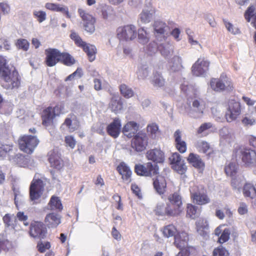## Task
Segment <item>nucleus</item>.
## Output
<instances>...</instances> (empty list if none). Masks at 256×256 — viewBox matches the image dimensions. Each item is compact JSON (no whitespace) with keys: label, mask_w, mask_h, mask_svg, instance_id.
<instances>
[{"label":"nucleus","mask_w":256,"mask_h":256,"mask_svg":"<svg viewBox=\"0 0 256 256\" xmlns=\"http://www.w3.org/2000/svg\"><path fill=\"white\" fill-rule=\"evenodd\" d=\"M131 190H132L133 194H134L136 196H138V198H142L141 190L136 184H132Z\"/></svg>","instance_id":"774afa93"},{"label":"nucleus","mask_w":256,"mask_h":256,"mask_svg":"<svg viewBox=\"0 0 256 256\" xmlns=\"http://www.w3.org/2000/svg\"><path fill=\"white\" fill-rule=\"evenodd\" d=\"M12 246V244L9 240L0 238V252L2 251L8 252Z\"/></svg>","instance_id":"603ef678"},{"label":"nucleus","mask_w":256,"mask_h":256,"mask_svg":"<svg viewBox=\"0 0 256 256\" xmlns=\"http://www.w3.org/2000/svg\"><path fill=\"white\" fill-rule=\"evenodd\" d=\"M190 198L192 202L196 204L202 206L210 202L206 189L202 186L194 184L190 188Z\"/></svg>","instance_id":"20e7f679"},{"label":"nucleus","mask_w":256,"mask_h":256,"mask_svg":"<svg viewBox=\"0 0 256 256\" xmlns=\"http://www.w3.org/2000/svg\"><path fill=\"white\" fill-rule=\"evenodd\" d=\"M62 110L63 107L59 105L54 107L50 106L44 108L41 115L42 125L48 126L52 124L55 118L62 113Z\"/></svg>","instance_id":"6e6552de"},{"label":"nucleus","mask_w":256,"mask_h":256,"mask_svg":"<svg viewBox=\"0 0 256 256\" xmlns=\"http://www.w3.org/2000/svg\"><path fill=\"white\" fill-rule=\"evenodd\" d=\"M110 108L114 112H117L122 110L123 108V104L122 98L118 96H113L109 104Z\"/></svg>","instance_id":"2f4dec72"},{"label":"nucleus","mask_w":256,"mask_h":256,"mask_svg":"<svg viewBox=\"0 0 256 256\" xmlns=\"http://www.w3.org/2000/svg\"><path fill=\"white\" fill-rule=\"evenodd\" d=\"M14 159L19 166L24 168L28 166L30 161V157L24 156L22 154H16Z\"/></svg>","instance_id":"c9c22d12"},{"label":"nucleus","mask_w":256,"mask_h":256,"mask_svg":"<svg viewBox=\"0 0 256 256\" xmlns=\"http://www.w3.org/2000/svg\"><path fill=\"white\" fill-rule=\"evenodd\" d=\"M30 234L34 238H44L46 229L42 222H34L30 224Z\"/></svg>","instance_id":"f3484780"},{"label":"nucleus","mask_w":256,"mask_h":256,"mask_svg":"<svg viewBox=\"0 0 256 256\" xmlns=\"http://www.w3.org/2000/svg\"><path fill=\"white\" fill-rule=\"evenodd\" d=\"M61 222V216L58 214L52 212L46 214L44 222L48 228H56Z\"/></svg>","instance_id":"393cba45"},{"label":"nucleus","mask_w":256,"mask_h":256,"mask_svg":"<svg viewBox=\"0 0 256 256\" xmlns=\"http://www.w3.org/2000/svg\"><path fill=\"white\" fill-rule=\"evenodd\" d=\"M47 64H56L62 62L64 64H74V58L68 52H61L54 48H48L45 50Z\"/></svg>","instance_id":"7ed1b4c3"},{"label":"nucleus","mask_w":256,"mask_h":256,"mask_svg":"<svg viewBox=\"0 0 256 256\" xmlns=\"http://www.w3.org/2000/svg\"><path fill=\"white\" fill-rule=\"evenodd\" d=\"M188 163L191 164L194 168L198 170H203L205 167V164L198 154L190 152L186 158Z\"/></svg>","instance_id":"5701e85b"},{"label":"nucleus","mask_w":256,"mask_h":256,"mask_svg":"<svg viewBox=\"0 0 256 256\" xmlns=\"http://www.w3.org/2000/svg\"><path fill=\"white\" fill-rule=\"evenodd\" d=\"M198 206L191 204H188L186 206V215L189 218L194 219L198 216Z\"/></svg>","instance_id":"09e8293b"},{"label":"nucleus","mask_w":256,"mask_h":256,"mask_svg":"<svg viewBox=\"0 0 256 256\" xmlns=\"http://www.w3.org/2000/svg\"><path fill=\"white\" fill-rule=\"evenodd\" d=\"M62 125L66 126L70 132H74L80 127V123L77 120L72 124V119L69 118H66L65 119Z\"/></svg>","instance_id":"c03bdc74"},{"label":"nucleus","mask_w":256,"mask_h":256,"mask_svg":"<svg viewBox=\"0 0 256 256\" xmlns=\"http://www.w3.org/2000/svg\"><path fill=\"white\" fill-rule=\"evenodd\" d=\"M212 124L210 122H204L200 125L196 130L197 134H202L204 131L212 128Z\"/></svg>","instance_id":"69168bd1"},{"label":"nucleus","mask_w":256,"mask_h":256,"mask_svg":"<svg viewBox=\"0 0 256 256\" xmlns=\"http://www.w3.org/2000/svg\"><path fill=\"white\" fill-rule=\"evenodd\" d=\"M146 158L156 164H162L164 162L165 154L160 148H154L149 150L146 154Z\"/></svg>","instance_id":"a211bd4d"},{"label":"nucleus","mask_w":256,"mask_h":256,"mask_svg":"<svg viewBox=\"0 0 256 256\" xmlns=\"http://www.w3.org/2000/svg\"><path fill=\"white\" fill-rule=\"evenodd\" d=\"M224 22L226 28L228 30L234 34H236L240 33V30L237 28L234 27L231 23L224 20Z\"/></svg>","instance_id":"680f3d73"},{"label":"nucleus","mask_w":256,"mask_h":256,"mask_svg":"<svg viewBox=\"0 0 256 256\" xmlns=\"http://www.w3.org/2000/svg\"><path fill=\"white\" fill-rule=\"evenodd\" d=\"M158 126L154 122L149 124L147 126L146 131L151 136H156V133L159 132Z\"/></svg>","instance_id":"6e6d98bb"},{"label":"nucleus","mask_w":256,"mask_h":256,"mask_svg":"<svg viewBox=\"0 0 256 256\" xmlns=\"http://www.w3.org/2000/svg\"><path fill=\"white\" fill-rule=\"evenodd\" d=\"M208 65H193L192 71L194 75L196 76H202L208 70Z\"/></svg>","instance_id":"37998d69"},{"label":"nucleus","mask_w":256,"mask_h":256,"mask_svg":"<svg viewBox=\"0 0 256 256\" xmlns=\"http://www.w3.org/2000/svg\"><path fill=\"white\" fill-rule=\"evenodd\" d=\"M122 124L120 120L118 118H115L106 128L107 134L111 137L117 138L121 131Z\"/></svg>","instance_id":"412c9836"},{"label":"nucleus","mask_w":256,"mask_h":256,"mask_svg":"<svg viewBox=\"0 0 256 256\" xmlns=\"http://www.w3.org/2000/svg\"><path fill=\"white\" fill-rule=\"evenodd\" d=\"M34 16L38 19L39 22L41 23L46 20V13L42 10H34L33 12Z\"/></svg>","instance_id":"bf43d9fd"},{"label":"nucleus","mask_w":256,"mask_h":256,"mask_svg":"<svg viewBox=\"0 0 256 256\" xmlns=\"http://www.w3.org/2000/svg\"><path fill=\"white\" fill-rule=\"evenodd\" d=\"M168 216H175L180 214L182 209L181 196L177 192L170 194L166 202Z\"/></svg>","instance_id":"39448f33"},{"label":"nucleus","mask_w":256,"mask_h":256,"mask_svg":"<svg viewBox=\"0 0 256 256\" xmlns=\"http://www.w3.org/2000/svg\"><path fill=\"white\" fill-rule=\"evenodd\" d=\"M45 7L52 11L60 12L64 14L67 18H70L71 14L69 13L68 8L66 6L54 3H46Z\"/></svg>","instance_id":"cd10ccee"},{"label":"nucleus","mask_w":256,"mask_h":256,"mask_svg":"<svg viewBox=\"0 0 256 256\" xmlns=\"http://www.w3.org/2000/svg\"><path fill=\"white\" fill-rule=\"evenodd\" d=\"M151 82L154 86L160 88L164 86L166 83L162 76L157 72L154 73Z\"/></svg>","instance_id":"e433bc0d"},{"label":"nucleus","mask_w":256,"mask_h":256,"mask_svg":"<svg viewBox=\"0 0 256 256\" xmlns=\"http://www.w3.org/2000/svg\"><path fill=\"white\" fill-rule=\"evenodd\" d=\"M220 78L222 83L224 85V89L226 90H232L234 88L233 82L231 78L228 77L225 73L220 74Z\"/></svg>","instance_id":"a19ab883"},{"label":"nucleus","mask_w":256,"mask_h":256,"mask_svg":"<svg viewBox=\"0 0 256 256\" xmlns=\"http://www.w3.org/2000/svg\"><path fill=\"white\" fill-rule=\"evenodd\" d=\"M78 12L83 21V26L86 31L92 34L95 30V19L82 8L78 9Z\"/></svg>","instance_id":"dca6fc26"},{"label":"nucleus","mask_w":256,"mask_h":256,"mask_svg":"<svg viewBox=\"0 0 256 256\" xmlns=\"http://www.w3.org/2000/svg\"><path fill=\"white\" fill-rule=\"evenodd\" d=\"M211 88L215 92H220L226 90L224 85L219 78H212L210 81Z\"/></svg>","instance_id":"473e14b6"},{"label":"nucleus","mask_w":256,"mask_h":256,"mask_svg":"<svg viewBox=\"0 0 256 256\" xmlns=\"http://www.w3.org/2000/svg\"><path fill=\"white\" fill-rule=\"evenodd\" d=\"M243 194L245 197L254 198L256 196V189L250 184H246L243 188Z\"/></svg>","instance_id":"4c0bfd02"},{"label":"nucleus","mask_w":256,"mask_h":256,"mask_svg":"<svg viewBox=\"0 0 256 256\" xmlns=\"http://www.w3.org/2000/svg\"><path fill=\"white\" fill-rule=\"evenodd\" d=\"M0 80L2 86L6 90L18 88L21 78L13 65H0Z\"/></svg>","instance_id":"f257e3e1"},{"label":"nucleus","mask_w":256,"mask_h":256,"mask_svg":"<svg viewBox=\"0 0 256 256\" xmlns=\"http://www.w3.org/2000/svg\"><path fill=\"white\" fill-rule=\"evenodd\" d=\"M112 199L116 204V208L118 210H122L123 204L122 202L120 196L118 194H116L112 196Z\"/></svg>","instance_id":"e2e57ef3"},{"label":"nucleus","mask_w":256,"mask_h":256,"mask_svg":"<svg viewBox=\"0 0 256 256\" xmlns=\"http://www.w3.org/2000/svg\"><path fill=\"white\" fill-rule=\"evenodd\" d=\"M182 90L187 96V100L192 102L194 110L198 114H203L206 108V102L202 98L198 97V90L192 85L182 84Z\"/></svg>","instance_id":"f03ea898"},{"label":"nucleus","mask_w":256,"mask_h":256,"mask_svg":"<svg viewBox=\"0 0 256 256\" xmlns=\"http://www.w3.org/2000/svg\"><path fill=\"white\" fill-rule=\"evenodd\" d=\"M167 206H165L164 204H158L156 207L154 212L158 216H168Z\"/></svg>","instance_id":"de8ad7c7"},{"label":"nucleus","mask_w":256,"mask_h":256,"mask_svg":"<svg viewBox=\"0 0 256 256\" xmlns=\"http://www.w3.org/2000/svg\"><path fill=\"white\" fill-rule=\"evenodd\" d=\"M238 168V164L236 162H230L226 165L224 172L227 176L232 177L236 175Z\"/></svg>","instance_id":"f704fd0d"},{"label":"nucleus","mask_w":256,"mask_h":256,"mask_svg":"<svg viewBox=\"0 0 256 256\" xmlns=\"http://www.w3.org/2000/svg\"><path fill=\"white\" fill-rule=\"evenodd\" d=\"M179 249L180 250L177 256H190V255L194 254L196 252V249L193 246H184Z\"/></svg>","instance_id":"8fccbe9b"},{"label":"nucleus","mask_w":256,"mask_h":256,"mask_svg":"<svg viewBox=\"0 0 256 256\" xmlns=\"http://www.w3.org/2000/svg\"><path fill=\"white\" fill-rule=\"evenodd\" d=\"M134 172L138 176H152L158 174V166L151 162L146 164H136L134 166Z\"/></svg>","instance_id":"1a4fd4ad"},{"label":"nucleus","mask_w":256,"mask_h":256,"mask_svg":"<svg viewBox=\"0 0 256 256\" xmlns=\"http://www.w3.org/2000/svg\"><path fill=\"white\" fill-rule=\"evenodd\" d=\"M120 94L126 98H129L134 96V92L128 85L122 84L119 86Z\"/></svg>","instance_id":"79ce46f5"},{"label":"nucleus","mask_w":256,"mask_h":256,"mask_svg":"<svg viewBox=\"0 0 256 256\" xmlns=\"http://www.w3.org/2000/svg\"><path fill=\"white\" fill-rule=\"evenodd\" d=\"M2 220L5 226L7 227L14 226L16 224V218L14 214H6L3 216Z\"/></svg>","instance_id":"a18cd8bd"},{"label":"nucleus","mask_w":256,"mask_h":256,"mask_svg":"<svg viewBox=\"0 0 256 256\" xmlns=\"http://www.w3.org/2000/svg\"><path fill=\"white\" fill-rule=\"evenodd\" d=\"M116 32L117 36L120 40H132L137 35L136 27L132 24L119 27Z\"/></svg>","instance_id":"f8f14e48"},{"label":"nucleus","mask_w":256,"mask_h":256,"mask_svg":"<svg viewBox=\"0 0 256 256\" xmlns=\"http://www.w3.org/2000/svg\"><path fill=\"white\" fill-rule=\"evenodd\" d=\"M139 130V124L134 121L126 122L122 128V132L128 138H133Z\"/></svg>","instance_id":"aec40b11"},{"label":"nucleus","mask_w":256,"mask_h":256,"mask_svg":"<svg viewBox=\"0 0 256 256\" xmlns=\"http://www.w3.org/2000/svg\"><path fill=\"white\" fill-rule=\"evenodd\" d=\"M196 230L198 234L205 236L209 232V224L207 220L204 218H200L196 221Z\"/></svg>","instance_id":"4be33fe9"},{"label":"nucleus","mask_w":256,"mask_h":256,"mask_svg":"<svg viewBox=\"0 0 256 256\" xmlns=\"http://www.w3.org/2000/svg\"><path fill=\"white\" fill-rule=\"evenodd\" d=\"M230 230L228 228H225L218 238V242L223 244L227 242L230 238Z\"/></svg>","instance_id":"052dcab7"},{"label":"nucleus","mask_w":256,"mask_h":256,"mask_svg":"<svg viewBox=\"0 0 256 256\" xmlns=\"http://www.w3.org/2000/svg\"><path fill=\"white\" fill-rule=\"evenodd\" d=\"M152 26L154 34L156 40L162 41L166 39L169 26L165 22L159 20H156L154 22Z\"/></svg>","instance_id":"4468645a"},{"label":"nucleus","mask_w":256,"mask_h":256,"mask_svg":"<svg viewBox=\"0 0 256 256\" xmlns=\"http://www.w3.org/2000/svg\"><path fill=\"white\" fill-rule=\"evenodd\" d=\"M12 146L9 144H0V158L5 156L7 153L12 150Z\"/></svg>","instance_id":"0e129e2a"},{"label":"nucleus","mask_w":256,"mask_h":256,"mask_svg":"<svg viewBox=\"0 0 256 256\" xmlns=\"http://www.w3.org/2000/svg\"><path fill=\"white\" fill-rule=\"evenodd\" d=\"M162 233L166 238L174 236L175 238L178 232L176 227L172 224H170L164 227Z\"/></svg>","instance_id":"58836bf2"},{"label":"nucleus","mask_w":256,"mask_h":256,"mask_svg":"<svg viewBox=\"0 0 256 256\" xmlns=\"http://www.w3.org/2000/svg\"><path fill=\"white\" fill-rule=\"evenodd\" d=\"M48 206L51 210H56L61 212L63 206L60 198L58 196H52L49 201Z\"/></svg>","instance_id":"72a5a7b5"},{"label":"nucleus","mask_w":256,"mask_h":256,"mask_svg":"<svg viewBox=\"0 0 256 256\" xmlns=\"http://www.w3.org/2000/svg\"><path fill=\"white\" fill-rule=\"evenodd\" d=\"M162 42L159 45V50L160 54L165 58H168L172 56L174 51V46L169 41H167L166 39L162 40Z\"/></svg>","instance_id":"bb28decb"},{"label":"nucleus","mask_w":256,"mask_h":256,"mask_svg":"<svg viewBox=\"0 0 256 256\" xmlns=\"http://www.w3.org/2000/svg\"><path fill=\"white\" fill-rule=\"evenodd\" d=\"M138 39L140 43L144 44L148 42V34L144 28H141L138 30Z\"/></svg>","instance_id":"49530a36"},{"label":"nucleus","mask_w":256,"mask_h":256,"mask_svg":"<svg viewBox=\"0 0 256 256\" xmlns=\"http://www.w3.org/2000/svg\"><path fill=\"white\" fill-rule=\"evenodd\" d=\"M189 240V236L188 233L182 232L177 234L175 236L174 242V245L178 248H182L184 247Z\"/></svg>","instance_id":"c756f323"},{"label":"nucleus","mask_w":256,"mask_h":256,"mask_svg":"<svg viewBox=\"0 0 256 256\" xmlns=\"http://www.w3.org/2000/svg\"><path fill=\"white\" fill-rule=\"evenodd\" d=\"M166 182L164 176L161 175L156 176L154 179L153 186L156 191L160 194H163L166 192Z\"/></svg>","instance_id":"b1692460"},{"label":"nucleus","mask_w":256,"mask_h":256,"mask_svg":"<svg viewBox=\"0 0 256 256\" xmlns=\"http://www.w3.org/2000/svg\"><path fill=\"white\" fill-rule=\"evenodd\" d=\"M212 255L213 256H228L229 253L226 248L222 246H220L214 250Z\"/></svg>","instance_id":"13d9d810"},{"label":"nucleus","mask_w":256,"mask_h":256,"mask_svg":"<svg viewBox=\"0 0 256 256\" xmlns=\"http://www.w3.org/2000/svg\"><path fill=\"white\" fill-rule=\"evenodd\" d=\"M241 114V105L239 102L234 100L228 101V108L225 114L228 122L235 120Z\"/></svg>","instance_id":"9b49d317"},{"label":"nucleus","mask_w":256,"mask_h":256,"mask_svg":"<svg viewBox=\"0 0 256 256\" xmlns=\"http://www.w3.org/2000/svg\"><path fill=\"white\" fill-rule=\"evenodd\" d=\"M64 142L67 146H68L71 148H74L76 145V141L74 136H65Z\"/></svg>","instance_id":"338daca9"},{"label":"nucleus","mask_w":256,"mask_h":256,"mask_svg":"<svg viewBox=\"0 0 256 256\" xmlns=\"http://www.w3.org/2000/svg\"><path fill=\"white\" fill-rule=\"evenodd\" d=\"M51 244L49 242H40L36 246L37 250L40 253H44L47 250H49Z\"/></svg>","instance_id":"5fc2aeb1"},{"label":"nucleus","mask_w":256,"mask_h":256,"mask_svg":"<svg viewBox=\"0 0 256 256\" xmlns=\"http://www.w3.org/2000/svg\"><path fill=\"white\" fill-rule=\"evenodd\" d=\"M174 146L176 149L181 154H184L187 150V144L185 141L182 138V132L180 130H177L174 134Z\"/></svg>","instance_id":"a878e982"},{"label":"nucleus","mask_w":256,"mask_h":256,"mask_svg":"<svg viewBox=\"0 0 256 256\" xmlns=\"http://www.w3.org/2000/svg\"><path fill=\"white\" fill-rule=\"evenodd\" d=\"M16 45L19 49L27 51L28 50L30 44L26 40L20 38L18 40Z\"/></svg>","instance_id":"864d4df0"},{"label":"nucleus","mask_w":256,"mask_h":256,"mask_svg":"<svg viewBox=\"0 0 256 256\" xmlns=\"http://www.w3.org/2000/svg\"><path fill=\"white\" fill-rule=\"evenodd\" d=\"M48 162L50 166L60 170L64 166V162L60 157L54 152H52L49 155Z\"/></svg>","instance_id":"c85d7f7f"},{"label":"nucleus","mask_w":256,"mask_h":256,"mask_svg":"<svg viewBox=\"0 0 256 256\" xmlns=\"http://www.w3.org/2000/svg\"><path fill=\"white\" fill-rule=\"evenodd\" d=\"M19 149L24 153L32 154L38 144L40 141L36 136L24 134L18 140Z\"/></svg>","instance_id":"423d86ee"},{"label":"nucleus","mask_w":256,"mask_h":256,"mask_svg":"<svg viewBox=\"0 0 256 256\" xmlns=\"http://www.w3.org/2000/svg\"><path fill=\"white\" fill-rule=\"evenodd\" d=\"M148 144V138L145 133L138 132L132 140L131 147L137 152L144 151Z\"/></svg>","instance_id":"ddd939ff"},{"label":"nucleus","mask_w":256,"mask_h":256,"mask_svg":"<svg viewBox=\"0 0 256 256\" xmlns=\"http://www.w3.org/2000/svg\"><path fill=\"white\" fill-rule=\"evenodd\" d=\"M70 38L74 42L77 46L82 48L86 54L90 62H92L95 60L96 48L94 46L84 42L79 35L74 32H72Z\"/></svg>","instance_id":"0eeeda50"},{"label":"nucleus","mask_w":256,"mask_h":256,"mask_svg":"<svg viewBox=\"0 0 256 256\" xmlns=\"http://www.w3.org/2000/svg\"><path fill=\"white\" fill-rule=\"evenodd\" d=\"M168 159L172 166H174L182 160L180 155L176 152L172 153Z\"/></svg>","instance_id":"4d7b16f0"},{"label":"nucleus","mask_w":256,"mask_h":256,"mask_svg":"<svg viewBox=\"0 0 256 256\" xmlns=\"http://www.w3.org/2000/svg\"><path fill=\"white\" fill-rule=\"evenodd\" d=\"M146 8L142 10L140 14V21L144 24L150 22L153 18L156 10L155 9L151 6V0H146Z\"/></svg>","instance_id":"6ab92c4d"},{"label":"nucleus","mask_w":256,"mask_h":256,"mask_svg":"<svg viewBox=\"0 0 256 256\" xmlns=\"http://www.w3.org/2000/svg\"><path fill=\"white\" fill-rule=\"evenodd\" d=\"M172 168L174 170L182 175L184 174L187 170V166L183 160L180 163L172 166Z\"/></svg>","instance_id":"3c124183"},{"label":"nucleus","mask_w":256,"mask_h":256,"mask_svg":"<svg viewBox=\"0 0 256 256\" xmlns=\"http://www.w3.org/2000/svg\"><path fill=\"white\" fill-rule=\"evenodd\" d=\"M44 190V184L40 179H34L30 187V197L32 201L38 200Z\"/></svg>","instance_id":"2eb2a0df"},{"label":"nucleus","mask_w":256,"mask_h":256,"mask_svg":"<svg viewBox=\"0 0 256 256\" xmlns=\"http://www.w3.org/2000/svg\"><path fill=\"white\" fill-rule=\"evenodd\" d=\"M242 162L246 167H256V150L243 148L240 150Z\"/></svg>","instance_id":"9d476101"},{"label":"nucleus","mask_w":256,"mask_h":256,"mask_svg":"<svg viewBox=\"0 0 256 256\" xmlns=\"http://www.w3.org/2000/svg\"><path fill=\"white\" fill-rule=\"evenodd\" d=\"M116 170L119 174L122 175V178L124 180L128 182L131 181L130 177L132 174V171L124 162H122L120 163L118 166Z\"/></svg>","instance_id":"7c9ffc66"},{"label":"nucleus","mask_w":256,"mask_h":256,"mask_svg":"<svg viewBox=\"0 0 256 256\" xmlns=\"http://www.w3.org/2000/svg\"><path fill=\"white\" fill-rule=\"evenodd\" d=\"M194 146L199 152H202L204 154L208 152V155L210 154L209 150L212 151L210 144L204 140H199L196 142Z\"/></svg>","instance_id":"ea45409f"}]
</instances>
